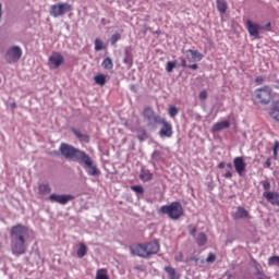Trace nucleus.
<instances>
[{
  "label": "nucleus",
  "instance_id": "f257e3e1",
  "mask_svg": "<svg viewBox=\"0 0 279 279\" xmlns=\"http://www.w3.org/2000/svg\"><path fill=\"white\" fill-rule=\"evenodd\" d=\"M60 154L66 159L77 162L82 165L85 169L88 168L87 174L92 177H99L101 174L99 168H97L94 159H92L90 155L84 153L80 148H75L71 144L62 143L59 146Z\"/></svg>",
  "mask_w": 279,
  "mask_h": 279
},
{
  "label": "nucleus",
  "instance_id": "f03ea898",
  "mask_svg": "<svg viewBox=\"0 0 279 279\" xmlns=\"http://www.w3.org/2000/svg\"><path fill=\"white\" fill-rule=\"evenodd\" d=\"M29 230L26 226L15 225L10 229V252L13 256L20 257L28 251L27 236Z\"/></svg>",
  "mask_w": 279,
  "mask_h": 279
},
{
  "label": "nucleus",
  "instance_id": "7ed1b4c3",
  "mask_svg": "<svg viewBox=\"0 0 279 279\" xmlns=\"http://www.w3.org/2000/svg\"><path fill=\"white\" fill-rule=\"evenodd\" d=\"M130 251L134 256L149 258L160 252V244L158 242L136 244L130 246Z\"/></svg>",
  "mask_w": 279,
  "mask_h": 279
},
{
  "label": "nucleus",
  "instance_id": "20e7f679",
  "mask_svg": "<svg viewBox=\"0 0 279 279\" xmlns=\"http://www.w3.org/2000/svg\"><path fill=\"white\" fill-rule=\"evenodd\" d=\"M274 100V90L269 85L256 88L253 94L255 105L268 106Z\"/></svg>",
  "mask_w": 279,
  "mask_h": 279
},
{
  "label": "nucleus",
  "instance_id": "39448f33",
  "mask_svg": "<svg viewBox=\"0 0 279 279\" xmlns=\"http://www.w3.org/2000/svg\"><path fill=\"white\" fill-rule=\"evenodd\" d=\"M160 213L168 215L171 220H179L184 216L185 210L181 203L173 202L170 205L160 207Z\"/></svg>",
  "mask_w": 279,
  "mask_h": 279
},
{
  "label": "nucleus",
  "instance_id": "423d86ee",
  "mask_svg": "<svg viewBox=\"0 0 279 279\" xmlns=\"http://www.w3.org/2000/svg\"><path fill=\"white\" fill-rule=\"evenodd\" d=\"M22 57L23 49L20 46L14 45L5 50L3 59L8 64H15L22 59Z\"/></svg>",
  "mask_w": 279,
  "mask_h": 279
},
{
  "label": "nucleus",
  "instance_id": "0eeeda50",
  "mask_svg": "<svg viewBox=\"0 0 279 279\" xmlns=\"http://www.w3.org/2000/svg\"><path fill=\"white\" fill-rule=\"evenodd\" d=\"M143 118L147 122L148 128H154L161 120V116L157 114L153 107H145Z\"/></svg>",
  "mask_w": 279,
  "mask_h": 279
},
{
  "label": "nucleus",
  "instance_id": "6e6552de",
  "mask_svg": "<svg viewBox=\"0 0 279 279\" xmlns=\"http://www.w3.org/2000/svg\"><path fill=\"white\" fill-rule=\"evenodd\" d=\"M72 10V5L68 2L52 4L49 10V14L57 19L64 15L66 12Z\"/></svg>",
  "mask_w": 279,
  "mask_h": 279
},
{
  "label": "nucleus",
  "instance_id": "1a4fd4ad",
  "mask_svg": "<svg viewBox=\"0 0 279 279\" xmlns=\"http://www.w3.org/2000/svg\"><path fill=\"white\" fill-rule=\"evenodd\" d=\"M157 124L162 125L161 129L159 130V136L161 138H171L173 136V124H171V122H168L166 118L162 117Z\"/></svg>",
  "mask_w": 279,
  "mask_h": 279
},
{
  "label": "nucleus",
  "instance_id": "9d476101",
  "mask_svg": "<svg viewBox=\"0 0 279 279\" xmlns=\"http://www.w3.org/2000/svg\"><path fill=\"white\" fill-rule=\"evenodd\" d=\"M64 63V57L60 52H52L48 58V66L50 70H57Z\"/></svg>",
  "mask_w": 279,
  "mask_h": 279
},
{
  "label": "nucleus",
  "instance_id": "9b49d317",
  "mask_svg": "<svg viewBox=\"0 0 279 279\" xmlns=\"http://www.w3.org/2000/svg\"><path fill=\"white\" fill-rule=\"evenodd\" d=\"M245 26L251 37L260 39V25L258 23H254L252 20H246Z\"/></svg>",
  "mask_w": 279,
  "mask_h": 279
},
{
  "label": "nucleus",
  "instance_id": "f8f14e48",
  "mask_svg": "<svg viewBox=\"0 0 279 279\" xmlns=\"http://www.w3.org/2000/svg\"><path fill=\"white\" fill-rule=\"evenodd\" d=\"M75 199V196L73 195H58V194H51L48 197V201L50 203H57L59 205H66L69 202H72Z\"/></svg>",
  "mask_w": 279,
  "mask_h": 279
},
{
  "label": "nucleus",
  "instance_id": "ddd939ff",
  "mask_svg": "<svg viewBox=\"0 0 279 279\" xmlns=\"http://www.w3.org/2000/svg\"><path fill=\"white\" fill-rule=\"evenodd\" d=\"M233 166H234L236 173L240 177H243V174L245 173V168L247 167V163H245V161H243V157H235L233 159Z\"/></svg>",
  "mask_w": 279,
  "mask_h": 279
},
{
  "label": "nucleus",
  "instance_id": "4468645a",
  "mask_svg": "<svg viewBox=\"0 0 279 279\" xmlns=\"http://www.w3.org/2000/svg\"><path fill=\"white\" fill-rule=\"evenodd\" d=\"M263 197L270 205L279 207V193L278 192H264Z\"/></svg>",
  "mask_w": 279,
  "mask_h": 279
},
{
  "label": "nucleus",
  "instance_id": "2eb2a0df",
  "mask_svg": "<svg viewBox=\"0 0 279 279\" xmlns=\"http://www.w3.org/2000/svg\"><path fill=\"white\" fill-rule=\"evenodd\" d=\"M230 128V121L223 120L222 122H216V124L213 125L211 131L213 132H221L222 130H227Z\"/></svg>",
  "mask_w": 279,
  "mask_h": 279
},
{
  "label": "nucleus",
  "instance_id": "dca6fc26",
  "mask_svg": "<svg viewBox=\"0 0 279 279\" xmlns=\"http://www.w3.org/2000/svg\"><path fill=\"white\" fill-rule=\"evenodd\" d=\"M250 216V213L245 210L243 207H238L236 211L233 214V219H245Z\"/></svg>",
  "mask_w": 279,
  "mask_h": 279
},
{
  "label": "nucleus",
  "instance_id": "f3484780",
  "mask_svg": "<svg viewBox=\"0 0 279 279\" xmlns=\"http://www.w3.org/2000/svg\"><path fill=\"white\" fill-rule=\"evenodd\" d=\"M217 10L220 14H226L228 12V1L226 0H216Z\"/></svg>",
  "mask_w": 279,
  "mask_h": 279
},
{
  "label": "nucleus",
  "instance_id": "a211bd4d",
  "mask_svg": "<svg viewBox=\"0 0 279 279\" xmlns=\"http://www.w3.org/2000/svg\"><path fill=\"white\" fill-rule=\"evenodd\" d=\"M186 52L191 53V58L195 61L201 62L204 59V54L202 52H199L198 50L187 49Z\"/></svg>",
  "mask_w": 279,
  "mask_h": 279
},
{
  "label": "nucleus",
  "instance_id": "6ab92c4d",
  "mask_svg": "<svg viewBox=\"0 0 279 279\" xmlns=\"http://www.w3.org/2000/svg\"><path fill=\"white\" fill-rule=\"evenodd\" d=\"M140 179L143 182H149L154 179V174L150 170H141Z\"/></svg>",
  "mask_w": 279,
  "mask_h": 279
},
{
  "label": "nucleus",
  "instance_id": "aec40b11",
  "mask_svg": "<svg viewBox=\"0 0 279 279\" xmlns=\"http://www.w3.org/2000/svg\"><path fill=\"white\" fill-rule=\"evenodd\" d=\"M51 187L49 185V183H39L38 185V193L40 195H47L51 193Z\"/></svg>",
  "mask_w": 279,
  "mask_h": 279
},
{
  "label": "nucleus",
  "instance_id": "412c9836",
  "mask_svg": "<svg viewBox=\"0 0 279 279\" xmlns=\"http://www.w3.org/2000/svg\"><path fill=\"white\" fill-rule=\"evenodd\" d=\"M87 253H88V247H87V245L84 244V243H80V244H78V250H77V252H76V256H77L78 258H83V257H85V256L87 255Z\"/></svg>",
  "mask_w": 279,
  "mask_h": 279
},
{
  "label": "nucleus",
  "instance_id": "4be33fe9",
  "mask_svg": "<svg viewBox=\"0 0 279 279\" xmlns=\"http://www.w3.org/2000/svg\"><path fill=\"white\" fill-rule=\"evenodd\" d=\"M71 131L81 142L89 143V135L82 134L77 129H72Z\"/></svg>",
  "mask_w": 279,
  "mask_h": 279
},
{
  "label": "nucleus",
  "instance_id": "5701e85b",
  "mask_svg": "<svg viewBox=\"0 0 279 279\" xmlns=\"http://www.w3.org/2000/svg\"><path fill=\"white\" fill-rule=\"evenodd\" d=\"M95 84L105 86L107 83V76L105 74H97L94 76Z\"/></svg>",
  "mask_w": 279,
  "mask_h": 279
},
{
  "label": "nucleus",
  "instance_id": "b1692460",
  "mask_svg": "<svg viewBox=\"0 0 279 279\" xmlns=\"http://www.w3.org/2000/svg\"><path fill=\"white\" fill-rule=\"evenodd\" d=\"M165 271L167 272L169 279H180V277L177 274V270L173 267H165Z\"/></svg>",
  "mask_w": 279,
  "mask_h": 279
},
{
  "label": "nucleus",
  "instance_id": "393cba45",
  "mask_svg": "<svg viewBox=\"0 0 279 279\" xmlns=\"http://www.w3.org/2000/svg\"><path fill=\"white\" fill-rule=\"evenodd\" d=\"M101 66L105 69V70H112L114 64H113V60L110 58V57H107L104 59L102 63H101Z\"/></svg>",
  "mask_w": 279,
  "mask_h": 279
},
{
  "label": "nucleus",
  "instance_id": "a878e982",
  "mask_svg": "<svg viewBox=\"0 0 279 279\" xmlns=\"http://www.w3.org/2000/svg\"><path fill=\"white\" fill-rule=\"evenodd\" d=\"M95 279H110L109 275H108V269L102 268V269H98L96 271V277Z\"/></svg>",
  "mask_w": 279,
  "mask_h": 279
},
{
  "label": "nucleus",
  "instance_id": "bb28decb",
  "mask_svg": "<svg viewBox=\"0 0 279 279\" xmlns=\"http://www.w3.org/2000/svg\"><path fill=\"white\" fill-rule=\"evenodd\" d=\"M207 242H208V236H206V234H204V233H198V235L196 236L197 245L204 246V245H206Z\"/></svg>",
  "mask_w": 279,
  "mask_h": 279
},
{
  "label": "nucleus",
  "instance_id": "cd10ccee",
  "mask_svg": "<svg viewBox=\"0 0 279 279\" xmlns=\"http://www.w3.org/2000/svg\"><path fill=\"white\" fill-rule=\"evenodd\" d=\"M105 49V44L100 38L95 39V51H101Z\"/></svg>",
  "mask_w": 279,
  "mask_h": 279
},
{
  "label": "nucleus",
  "instance_id": "c85d7f7f",
  "mask_svg": "<svg viewBox=\"0 0 279 279\" xmlns=\"http://www.w3.org/2000/svg\"><path fill=\"white\" fill-rule=\"evenodd\" d=\"M175 68H177V61H168L166 64V71L168 73H172Z\"/></svg>",
  "mask_w": 279,
  "mask_h": 279
},
{
  "label": "nucleus",
  "instance_id": "c756f323",
  "mask_svg": "<svg viewBox=\"0 0 279 279\" xmlns=\"http://www.w3.org/2000/svg\"><path fill=\"white\" fill-rule=\"evenodd\" d=\"M131 190L137 195H143L145 193L143 185H131Z\"/></svg>",
  "mask_w": 279,
  "mask_h": 279
},
{
  "label": "nucleus",
  "instance_id": "7c9ffc66",
  "mask_svg": "<svg viewBox=\"0 0 279 279\" xmlns=\"http://www.w3.org/2000/svg\"><path fill=\"white\" fill-rule=\"evenodd\" d=\"M180 112V109L177 106H170L169 107V116L171 118H175Z\"/></svg>",
  "mask_w": 279,
  "mask_h": 279
},
{
  "label": "nucleus",
  "instance_id": "2f4dec72",
  "mask_svg": "<svg viewBox=\"0 0 279 279\" xmlns=\"http://www.w3.org/2000/svg\"><path fill=\"white\" fill-rule=\"evenodd\" d=\"M268 265L269 266L279 265V256H271V257H269Z\"/></svg>",
  "mask_w": 279,
  "mask_h": 279
},
{
  "label": "nucleus",
  "instance_id": "473e14b6",
  "mask_svg": "<svg viewBox=\"0 0 279 279\" xmlns=\"http://www.w3.org/2000/svg\"><path fill=\"white\" fill-rule=\"evenodd\" d=\"M121 39L120 33H114L111 36V45H116Z\"/></svg>",
  "mask_w": 279,
  "mask_h": 279
},
{
  "label": "nucleus",
  "instance_id": "72a5a7b5",
  "mask_svg": "<svg viewBox=\"0 0 279 279\" xmlns=\"http://www.w3.org/2000/svg\"><path fill=\"white\" fill-rule=\"evenodd\" d=\"M270 116H271L272 119H275L276 121L279 122V108H274L270 111Z\"/></svg>",
  "mask_w": 279,
  "mask_h": 279
},
{
  "label": "nucleus",
  "instance_id": "f704fd0d",
  "mask_svg": "<svg viewBox=\"0 0 279 279\" xmlns=\"http://www.w3.org/2000/svg\"><path fill=\"white\" fill-rule=\"evenodd\" d=\"M278 150H279V142H275V146L272 148L274 151V159L277 160L278 158Z\"/></svg>",
  "mask_w": 279,
  "mask_h": 279
},
{
  "label": "nucleus",
  "instance_id": "c9c22d12",
  "mask_svg": "<svg viewBox=\"0 0 279 279\" xmlns=\"http://www.w3.org/2000/svg\"><path fill=\"white\" fill-rule=\"evenodd\" d=\"M174 260L180 263L184 260V254L182 252H179L175 256H174Z\"/></svg>",
  "mask_w": 279,
  "mask_h": 279
},
{
  "label": "nucleus",
  "instance_id": "e433bc0d",
  "mask_svg": "<svg viewBox=\"0 0 279 279\" xmlns=\"http://www.w3.org/2000/svg\"><path fill=\"white\" fill-rule=\"evenodd\" d=\"M263 187L266 190V192H271V183L269 181H263Z\"/></svg>",
  "mask_w": 279,
  "mask_h": 279
},
{
  "label": "nucleus",
  "instance_id": "4c0bfd02",
  "mask_svg": "<svg viewBox=\"0 0 279 279\" xmlns=\"http://www.w3.org/2000/svg\"><path fill=\"white\" fill-rule=\"evenodd\" d=\"M208 98V92H206V89H203L201 93H199V99L201 100H206Z\"/></svg>",
  "mask_w": 279,
  "mask_h": 279
},
{
  "label": "nucleus",
  "instance_id": "58836bf2",
  "mask_svg": "<svg viewBox=\"0 0 279 279\" xmlns=\"http://www.w3.org/2000/svg\"><path fill=\"white\" fill-rule=\"evenodd\" d=\"M217 259V256H215V254L209 253L208 257L206 258L207 263H215V260Z\"/></svg>",
  "mask_w": 279,
  "mask_h": 279
},
{
  "label": "nucleus",
  "instance_id": "ea45409f",
  "mask_svg": "<svg viewBox=\"0 0 279 279\" xmlns=\"http://www.w3.org/2000/svg\"><path fill=\"white\" fill-rule=\"evenodd\" d=\"M147 137V131H143L142 135H137L138 141L144 142Z\"/></svg>",
  "mask_w": 279,
  "mask_h": 279
},
{
  "label": "nucleus",
  "instance_id": "a19ab883",
  "mask_svg": "<svg viewBox=\"0 0 279 279\" xmlns=\"http://www.w3.org/2000/svg\"><path fill=\"white\" fill-rule=\"evenodd\" d=\"M265 82V76L258 75L255 77V83L263 84Z\"/></svg>",
  "mask_w": 279,
  "mask_h": 279
},
{
  "label": "nucleus",
  "instance_id": "79ce46f5",
  "mask_svg": "<svg viewBox=\"0 0 279 279\" xmlns=\"http://www.w3.org/2000/svg\"><path fill=\"white\" fill-rule=\"evenodd\" d=\"M180 60H181V66H182V68H187V61H186V59H185L184 57H181Z\"/></svg>",
  "mask_w": 279,
  "mask_h": 279
},
{
  "label": "nucleus",
  "instance_id": "37998d69",
  "mask_svg": "<svg viewBox=\"0 0 279 279\" xmlns=\"http://www.w3.org/2000/svg\"><path fill=\"white\" fill-rule=\"evenodd\" d=\"M197 231H198L197 227L190 229V235L196 236Z\"/></svg>",
  "mask_w": 279,
  "mask_h": 279
},
{
  "label": "nucleus",
  "instance_id": "c03bdc74",
  "mask_svg": "<svg viewBox=\"0 0 279 279\" xmlns=\"http://www.w3.org/2000/svg\"><path fill=\"white\" fill-rule=\"evenodd\" d=\"M264 167L265 168H271V159L270 158H268L266 161H265V163H264Z\"/></svg>",
  "mask_w": 279,
  "mask_h": 279
},
{
  "label": "nucleus",
  "instance_id": "a18cd8bd",
  "mask_svg": "<svg viewBox=\"0 0 279 279\" xmlns=\"http://www.w3.org/2000/svg\"><path fill=\"white\" fill-rule=\"evenodd\" d=\"M223 178L232 179V172L230 170H227V172L223 174Z\"/></svg>",
  "mask_w": 279,
  "mask_h": 279
},
{
  "label": "nucleus",
  "instance_id": "49530a36",
  "mask_svg": "<svg viewBox=\"0 0 279 279\" xmlns=\"http://www.w3.org/2000/svg\"><path fill=\"white\" fill-rule=\"evenodd\" d=\"M187 68L191 70H198V64L197 63L189 64Z\"/></svg>",
  "mask_w": 279,
  "mask_h": 279
},
{
  "label": "nucleus",
  "instance_id": "de8ad7c7",
  "mask_svg": "<svg viewBox=\"0 0 279 279\" xmlns=\"http://www.w3.org/2000/svg\"><path fill=\"white\" fill-rule=\"evenodd\" d=\"M265 29H266L267 32H271V22H268V23L266 24Z\"/></svg>",
  "mask_w": 279,
  "mask_h": 279
},
{
  "label": "nucleus",
  "instance_id": "09e8293b",
  "mask_svg": "<svg viewBox=\"0 0 279 279\" xmlns=\"http://www.w3.org/2000/svg\"><path fill=\"white\" fill-rule=\"evenodd\" d=\"M123 62H124L125 64L132 65V60H131L129 57H126V58L123 60Z\"/></svg>",
  "mask_w": 279,
  "mask_h": 279
},
{
  "label": "nucleus",
  "instance_id": "8fccbe9b",
  "mask_svg": "<svg viewBox=\"0 0 279 279\" xmlns=\"http://www.w3.org/2000/svg\"><path fill=\"white\" fill-rule=\"evenodd\" d=\"M218 168L219 169H225L226 168V163H223V161H220V163H218Z\"/></svg>",
  "mask_w": 279,
  "mask_h": 279
},
{
  "label": "nucleus",
  "instance_id": "3c124183",
  "mask_svg": "<svg viewBox=\"0 0 279 279\" xmlns=\"http://www.w3.org/2000/svg\"><path fill=\"white\" fill-rule=\"evenodd\" d=\"M130 89H131L132 92L136 93V86H135V85H131V86H130Z\"/></svg>",
  "mask_w": 279,
  "mask_h": 279
},
{
  "label": "nucleus",
  "instance_id": "603ef678",
  "mask_svg": "<svg viewBox=\"0 0 279 279\" xmlns=\"http://www.w3.org/2000/svg\"><path fill=\"white\" fill-rule=\"evenodd\" d=\"M2 19V4H0V20Z\"/></svg>",
  "mask_w": 279,
  "mask_h": 279
},
{
  "label": "nucleus",
  "instance_id": "864d4df0",
  "mask_svg": "<svg viewBox=\"0 0 279 279\" xmlns=\"http://www.w3.org/2000/svg\"><path fill=\"white\" fill-rule=\"evenodd\" d=\"M227 167H228L229 169H232V163H227Z\"/></svg>",
  "mask_w": 279,
  "mask_h": 279
},
{
  "label": "nucleus",
  "instance_id": "5fc2aeb1",
  "mask_svg": "<svg viewBox=\"0 0 279 279\" xmlns=\"http://www.w3.org/2000/svg\"><path fill=\"white\" fill-rule=\"evenodd\" d=\"M16 107V105L15 104H12V108H15Z\"/></svg>",
  "mask_w": 279,
  "mask_h": 279
}]
</instances>
